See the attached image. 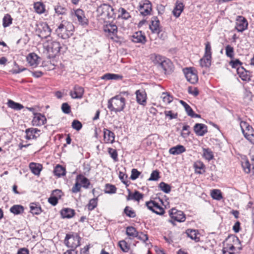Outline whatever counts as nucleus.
Wrapping results in <instances>:
<instances>
[{
  "label": "nucleus",
  "mask_w": 254,
  "mask_h": 254,
  "mask_svg": "<svg viewBox=\"0 0 254 254\" xmlns=\"http://www.w3.org/2000/svg\"><path fill=\"white\" fill-rule=\"evenodd\" d=\"M238 73L239 74V76L242 80L246 81L250 80V76L249 74L248 73L247 71H244L243 68H242L241 69L238 71Z\"/></svg>",
  "instance_id": "obj_42"
},
{
  "label": "nucleus",
  "mask_w": 254,
  "mask_h": 254,
  "mask_svg": "<svg viewBox=\"0 0 254 254\" xmlns=\"http://www.w3.org/2000/svg\"><path fill=\"white\" fill-rule=\"evenodd\" d=\"M119 11L121 12V16L123 19H127L130 17L129 13L124 8H120Z\"/></svg>",
  "instance_id": "obj_61"
},
{
  "label": "nucleus",
  "mask_w": 254,
  "mask_h": 254,
  "mask_svg": "<svg viewBox=\"0 0 254 254\" xmlns=\"http://www.w3.org/2000/svg\"><path fill=\"white\" fill-rule=\"evenodd\" d=\"M34 8L37 13L42 14L45 11V5L41 1L36 2L34 3Z\"/></svg>",
  "instance_id": "obj_34"
},
{
  "label": "nucleus",
  "mask_w": 254,
  "mask_h": 254,
  "mask_svg": "<svg viewBox=\"0 0 254 254\" xmlns=\"http://www.w3.org/2000/svg\"><path fill=\"white\" fill-rule=\"evenodd\" d=\"M54 174L55 176L60 177L61 176H64L65 175V169L64 167L60 165H57L54 171Z\"/></svg>",
  "instance_id": "obj_37"
},
{
  "label": "nucleus",
  "mask_w": 254,
  "mask_h": 254,
  "mask_svg": "<svg viewBox=\"0 0 254 254\" xmlns=\"http://www.w3.org/2000/svg\"><path fill=\"white\" fill-rule=\"evenodd\" d=\"M204 56L205 57L212 58V49L210 43L207 42L205 43V51Z\"/></svg>",
  "instance_id": "obj_48"
},
{
  "label": "nucleus",
  "mask_w": 254,
  "mask_h": 254,
  "mask_svg": "<svg viewBox=\"0 0 254 254\" xmlns=\"http://www.w3.org/2000/svg\"><path fill=\"white\" fill-rule=\"evenodd\" d=\"M146 205L148 209L157 214L162 215L164 213V210L163 208L155 201L151 200L150 201L146 202Z\"/></svg>",
  "instance_id": "obj_12"
},
{
  "label": "nucleus",
  "mask_w": 254,
  "mask_h": 254,
  "mask_svg": "<svg viewBox=\"0 0 254 254\" xmlns=\"http://www.w3.org/2000/svg\"><path fill=\"white\" fill-rule=\"evenodd\" d=\"M47 47L48 52L51 53V56L53 57L57 56L62 49L60 42L56 41L48 42Z\"/></svg>",
  "instance_id": "obj_10"
},
{
  "label": "nucleus",
  "mask_w": 254,
  "mask_h": 254,
  "mask_svg": "<svg viewBox=\"0 0 254 254\" xmlns=\"http://www.w3.org/2000/svg\"><path fill=\"white\" fill-rule=\"evenodd\" d=\"M203 157L208 161L213 158V152L208 148L203 149Z\"/></svg>",
  "instance_id": "obj_44"
},
{
  "label": "nucleus",
  "mask_w": 254,
  "mask_h": 254,
  "mask_svg": "<svg viewBox=\"0 0 254 254\" xmlns=\"http://www.w3.org/2000/svg\"><path fill=\"white\" fill-rule=\"evenodd\" d=\"M47 119L44 115L41 113H34L32 123L34 126H41L44 125Z\"/></svg>",
  "instance_id": "obj_15"
},
{
  "label": "nucleus",
  "mask_w": 254,
  "mask_h": 254,
  "mask_svg": "<svg viewBox=\"0 0 254 254\" xmlns=\"http://www.w3.org/2000/svg\"><path fill=\"white\" fill-rule=\"evenodd\" d=\"M104 140L106 143H113L115 141V134L111 130L104 129Z\"/></svg>",
  "instance_id": "obj_20"
},
{
  "label": "nucleus",
  "mask_w": 254,
  "mask_h": 254,
  "mask_svg": "<svg viewBox=\"0 0 254 254\" xmlns=\"http://www.w3.org/2000/svg\"><path fill=\"white\" fill-rule=\"evenodd\" d=\"M137 232L135 228L132 226H128L126 229L127 235L132 238L136 237Z\"/></svg>",
  "instance_id": "obj_46"
},
{
  "label": "nucleus",
  "mask_w": 254,
  "mask_h": 254,
  "mask_svg": "<svg viewBox=\"0 0 254 254\" xmlns=\"http://www.w3.org/2000/svg\"><path fill=\"white\" fill-rule=\"evenodd\" d=\"M186 234L187 236L191 240H194L195 242H199L200 240L199 233L197 230L194 229H188L186 231Z\"/></svg>",
  "instance_id": "obj_22"
},
{
  "label": "nucleus",
  "mask_w": 254,
  "mask_h": 254,
  "mask_svg": "<svg viewBox=\"0 0 254 254\" xmlns=\"http://www.w3.org/2000/svg\"><path fill=\"white\" fill-rule=\"evenodd\" d=\"M119 246L124 252H127L129 249V246L125 241H121L119 242Z\"/></svg>",
  "instance_id": "obj_58"
},
{
  "label": "nucleus",
  "mask_w": 254,
  "mask_h": 254,
  "mask_svg": "<svg viewBox=\"0 0 254 254\" xmlns=\"http://www.w3.org/2000/svg\"><path fill=\"white\" fill-rule=\"evenodd\" d=\"M71 126L73 128L76 130H79L82 127L81 123L76 120H73Z\"/></svg>",
  "instance_id": "obj_63"
},
{
  "label": "nucleus",
  "mask_w": 254,
  "mask_h": 254,
  "mask_svg": "<svg viewBox=\"0 0 254 254\" xmlns=\"http://www.w3.org/2000/svg\"><path fill=\"white\" fill-rule=\"evenodd\" d=\"M74 26L71 22L63 20L58 26L56 32L59 37L66 39L72 34Z\"/></svg>",
  "instance_id": "obj_2"
},
{
  "label": "nucleus",
  "mask_w": 254,
  "mask_h": 254,
  "mask_svg": "<svg viewBox=\"0 0 254 254\" xmlns=\"http://www.w3.org/2000/svg\"><path fill=\"white\" fill-rule=\"evenodd\" d=\"M151 58L155 64L160 65L165 58L159 55L154 54L152 55Z\"/></svg>",
  "instance_id": "obj_53"
},
{
  "label": "nucleus",
  "mask_w": 254,
  "mask_h": 254,
  "mask_svg": "<svg viewBox=\"0 0 254 254\" xmlns=\"http://www.w3.org/2000/svg\"><path fill=\"white\" fill-rule=\"evenodd\" d=\"M241 127L245 138L252 144H254V130L246 122H242Z\"/></svg>",
  "instance_id": "obj_4"
},
{
  "label": "nucleus",
  "mask_w": 254,
  "mask_h": 254,
  "mask_svg": "<svg viewBox=\"0 0 254 254\" xmlns=\"http://www.w3.org/2000/svg\"><path fill=\"white\" fill-rule=\"evenodd\" d=\"M164 114L166 117L169 118V120L176 119L178 117V114L177 113H173L172 111H165L164 112Z\"/></svg>",
  "instance_id": "obj_62"
},
{
  "label": "nucleus",
  "mask_w": 254,
  "mask_h": 254,
  "mask_svg": "<svg viewBox=\"0 0 254 254\" xmlns=\"http://www.w3.org/2000/svg\"><path fill=\"white\" fill-rule=\"evenodd\" d=\"M132 41L134 43H144L145 42V36L141 31L135 33L132 36Z\"/></svg>",
  "instance_id": "obj_26"
},
{
  "label": "nucleus",
  "mask_w": 254,
  "mask_h": 254,
  "mask_svg": "<svg viewBox=\"0 0 254 254\" xmlns=\"http://www.w3.org/2000/svg\"><path fill=\"white\" fill-rule=\"evenodd\" d=\"M104 31L108 33V36L113 40L116 42H118V36L117 33L118 32L117 26L112 23L104 26Z\"/></svg>",
  "instance_id": "obj_9"
},
{
  "label": "nucleus",
  "mask_w": 254,
  "mask_h": 254,
  "mask_svg": "<svg viewBox=\"0 0 254 254\" xmlns=\"http://www.w3.org/2000/svg\"><path fill=\"white\" fill-rule=\"evenodd\" d=\"M225 50L226 56L230 58H233L234 55V50L233 47L228 45L226 46Z\"/></svg>",
  "instance_id": "obj_55"
},
{
  "label": "nucleus",
  "mask_w": 254,
  "mask_h": 254,
  "mask_svg": "<svg viewBox=\"0 0 254 254\" xmlns=\"http://www.w3.org/2000/svg\"><path fill=\"white\" fill-rule=\"evenodd\" d=\"M193 130L197 136H202L207 132V127L203 124L196 123L193 127Z\"/></svg>",
  "instance_id": "obj_16"
},
{
  "label": "nucleus",
  "mask_w": 254,
  "mask_h": 254,
  "mask_svg": "<svg viewBox=\"0 0 254 254\" xmlns=\"http://www.w3.org/2000/svg\"><path fill=\"white\" fill-rule=\"evenodd\" d=\"M211 196L213 199L218 200L221 199L223 197L220 190L216 189L211 190Z\"/></svg>",
  "instance_id": "obj_47"
},
{
  "label": "nucleus",
  "mask_w": 254,
  "mask_h": 254,
  "mask_svg": "<svg viewBox=\"0 0 254 254\" xmlns=\"http://www.w3.org/2000/svg\"><path fill=\"white\" fill-rule=\"evenodd\" d=\"M161 98L162 99L163 102L165 104L170 103L173 99V96H171L169 92H163L161 96Z\"/></svg>",
  "instance_id": "obj_40"
},
{
  "label": "nucleus",
  "mask_w": 254,
  "mask_h": 254,
  "mask_svg": "<svg viewBox=\"0 0 254 254\" xmlns=\"http://www.w3.org/2000/svg\"><path fill=\"white\" fill-rule=\"evenodd\" d=\"M81 188V185L79 183V182L76 181V183L73 186L71 189V191L72 193H75L80 191Z\"/></svg>",
  "instance_id": "obj_64"
},
{
  "label": "nucleus",
  "mask_w": 254,
  "mask_h": 254,
  "mask_svg": "<svg viewBox=\"0 0 254 254\" xmlns=\"http://www.w3.org/2000/svg\"><path fill=\"white\" fill-rule=\"evenodd\" d=\"M61 214L64 218H70L74 215L75 211L71 208H64L61 211Z\"/></svg>",
  "instance_id": "obj_27"
},
{
  "label": "nucleus",
  "mask_w": 254,
  "mask_h": 254,
  "mask_svg": "<svg viewBox=\"0 0 254 254\" xmlns=\"http://www.w3.org/2000/svg\"><path fill=\"white\" fill-rule=\"evenodd\" d=\"M248 23L247 19L242 16H238L236 19L235 29L240 32H242L247 29Z\"/></svg>",
  "instance_id": "obj_13"
},
{
  "label": "nucleus",
  "mask_w": 254,
  "mask_h": 254,
  "mask_svg": "<svg viewBox=\"0 0 254 254\" xmlns=\"http://www.w3.org/2000/svg\"><path fill=\"white\" fill-rule=\"evenodd\" d=\"M108 152L114 161L117 162L118 161V153L116 149L112 148H108Z\"/></svg>",
  "instance_id": "obj_54"
},
{
  "label": "nucleus",
  "mask_w": 254,
  "mask_h": 254,
  "mask_svg": "<svg viewBox=\"0 0 254 254\" xmlns=\"http://www.w3.org/2000/svg\"><path fill=\"white\" fill-rule=\"evenodd\" d=\"M40 130L36 128H30L26 129V138L27 139H36L40 135Z\"/></svg>",
  "instance_id": "obj_19"
},
{
  "label": "nucleus",
  "mask_w": 254,
  "mask_h": 254,
  "mask_svg": "<svg viewBox=\"0 0 254 254\" xmlns=\"http://www.w3.org/2000/svg\"><path fill=\"white\" fill-rule=\"evenodd\" d=\"M129 194L127 197V200L133 199L139 201L143 198V194L139 192L138 191H135L133 194L131 193L129 190Z\"/></svg>",
  "instance_id": "obj_35"
},
{
  "label": "nucleus",
  "mask_w": 254,
  "mask_h": 254,
  "mask_svg": "<svg viewBox=\"0 0 254 254\" xmlns=\"http://www.w3.org/2000/svg\"><path fill=\"white\" fill-rule=\"evenodd\" d=\"M187 80L191 84H195L198 81L196 70L193 67H187L183 69Z\"/></svg>",
  "instance_id": "obj_8"
},
{
  "label": "nucleus",
  "mask_w": 254,
  "mask_h": 254,
  "mask_svg": "<svg viewBox=\"0 0 254 254\" xmlns=\"http://www.w3.org/2000/svg\"><path fill=\"white\" fill-rule=\"evenodd\" d=\"M36 31L41 38H47L51 33V29L46 22H41L37 25Z\"/></svg>",
  "instance_id": "obj_5"
},
{
  "label": "nucleus",
  "mask_w": 254,
  "mask_h": 254,
  "mask_svg": "<svg viewBox=\"0 0 254 254\" xmlns=\"http://www.w3.org/2000/svg\"><path fill=\"white\" fill-rule=\"evenodd\" d=\"M62 110L63 113L68 114L71 112L70 106L67 103H64L62 105Z\"/></svg>",
  "instance_id": "obj_60"
},
{
  "label": "nucleus",
  "mask_w": 254,
  "mask_h": 254,
  "mask_svg": "<svg viewBox=\"0 0 254 254\" xmlns=\"http://www.w3.org/2000/svg\"><path fill=\"white\" fill-rule=\"evenodd\" d=\"M75 15L77 17L79 22L82 25L87 24V19L85 17L84 11L81 9H77L75 11Z\"/></svg>",
  "instance_id": "obj_21"
},
{
  "label": "nucleus",
  "mask_w": 254,
  "mask_h": 254,
  "mask_svg": "<svg viewBox=\"0 0 254 254\" xmlns=\"http://www.w3.org/2000/svg\"><path fill=\"white\" fill-rule=\"evenodd\" d=\"M24 208L21 205H14L10 208V212L14 215H19L23 213Z\"/></svg>",
  "instance_id": "obj_33"
},
{
  "label": "nucleus",
  "mask_w": 254,
  "mask_h": 254,
  "mask_svg": "<svg viewBox=\"0 0 254 254\" xmlns=\"http://www.w3.org/2000/svg\"><path fill=\"white\" fill-rule=\"evenodd\" d=\"M159 66L164 70L165 73H170L173 71V64L169 59L165 58Z\"/></svg>",
  "instance_id": "obj_18"
},
{
  "label": "nucleus",
  "mask_w": 254,
  "mask_h": 254,
  "mask_svg": "<svg viewBox=\"0 0 254 254\" xmlns=\"http://www.w3.org/2000/svg\"><path fill=\"white\" fill-rule=\"evenodd\" d=\"M160 178L159 176V172L156 170L152 171V172L151 174L150 178L148 179V181H156L158 180V179Z\"/></svg>",
  "instance_id": "obj_56"
},
{
  "label": "nucleus",
  "mask_w": 254,
  "mask_h": 254,
  "mask_svg": "<svg viewBox=\"0 0 254 254\" xmlns=\"http://www.w3.org/2000/svg\"><path fill=\"white\" fill-rule=\"evenodd\" d=\"M124 212L127 216L130 218H134L136 216L135 212L128 206L125 207Z\"/></svg>",
  "instance_id": "obj_57"
},
{
  "label": "nucleus",
  "mask_w": 254,
  "mask_h": 254,
  "mask_svg": "<svg viewBox=\"0 0 254 254\" xmlns=\"http://www.w3.org/2000/svg\"><path fill=\"white\" fill-rule=\"evenodd\" d=\"M117 190V188L114 185L111 184H106L105 186V192L107 193H115Z\"/></svg>",
  "instance_id": "obj_52"
},
{
  "label": "nucleus",
  "mask_w": 254,
  "mask_h": 254,
  "mask_svg": "<svg viewBox=\"0 0 254 254\" xmlns=\"http://www.w3.org/2000/svg\"><path fill=\"white\" fill-rule=\"evenodd\" d=\"M123 76L121 75L114 73H106L103 75L101 78L104 80H120L122 79Z\"/></svg>",
  "instance_id": "obj_32"
},
{
  "label": "nucleus",
  "mask_w": 254,
  "mask_h": 254,
  "mask_svg": "<svg viewBox=\"0 0 254 254\" xmlns=\"http://www.w3.org/2000/svg\"><path fill=\"white\" fill-rule=\"evenodd\" d=\"M185 147L182 145H178L169 149V153L173 155H178L186 151Z\"/></svg>",
  "instance_id": "obj_28"
},
{
  "label": "nucleus",
  "mask_w": 254,
  "mask_h": 254,
  "mask_svg": "<svg viewBox=\"0 0 254 254\" xmlns=\"http://www.w3.org/2000/svg\"><path fill=\"white\" fill-rule=\"evenodd\" d=\"M98 204V198H94L92 199H91L89 203L87 205V207L89 211H92L93 209H94L97 206Z\"/></svg>",
  "instance_id": "obj_45"
},
{
  "label": "nucleus",
  "mask_w": 254,
  "mask_h": 254,
  "mask_svg": "<svg viewBox=\"0 0 254 254\" xmlns=\"http://www.w3.org/2000/svg\"><path fill=\"white\" fill-rule=\"evenodd\" d=\"M169 213L171 218V220H170L169 222L173 225H175L173 220L179 222H183L186 220V216L184 212L182 211L178 210L176 208H172L169 210Z\"/></svg>",
  "instance_id": "obj_6"
},
{
  "label": "nucleus",
  "mask_w": 254,
  "mask_h": 254,
  "mask_svg": "<svg viewBox=\"0 0 254 254\" xmlns=\"http://www.w3.org/2000/svg\"><path fill=\"white\" fill-rule=\"evenodd\" d=\"M160 22L157 17H154L151 21V24L149 25V28L152 33L158 34L160 31L159 26Z\"/></svg>",
  "instance_id": "obj_25"
},
{
  "label": "nucleus",
  "mask_w": 254,
  "mask_h": 254,
  "mask_svg": "<svg viewBox=\"0 0 254 254\" xmlns=\"http://www.w3.org/2000/svg\"><path fill=\"white\" fill-rule=\"evenodd\" d=\"M136 101L141 105L145 106L146 104L147 95L145 90H137L135 92Z\"/></svg>",
  "instance_id": "obj_17"
},
{
  "label": "nucleus",
  "mask_w": 254,
  "mask_h": 254,
  "mask_svg": "<svg viewBox=\"0 0 254 254\" xmlns=\"http://www.w3.org/2000/svg\"><path fill=\"white\" fill-rule=\"evenodd\" d=\"M235 247L231 244L228 245L227 246H225L221 251L222 254H234Z\"/></svg>",
  "instance_id": "obj_43"
},
{
  "label": "nucleus",
  "mask_w": 254,
  "mask_h": 254,
  "mask_svg": "<svg viewBox=\"0 0 254 254\" xmlns=\"http://www.w3.org/2000/svg\"><path fill=\"white\" fill-rule=\"evenodd\" d=\"M80 237L77 235L73 236L67 234L64 240V243L67 247L74 250L80 245Z\"/></svg>",
  "instance_id": "obj_7"
},
{
  "label": "nucleus",
  "mask_w": 254,
  "mask_h": 254,
  "mask_svg": "<svg viewBox=\"0 0 254 254\" xmlns=\"http://www.w3.org/2000/svg\"><path fill=\"white\" fill-rule=\"evenodd\" d=\"M212 58L205 57L203 56V58L200 60V64L202 67H209L211 65Z\"/></svg>",
  "instance_id": "obj_41"
},
{
  "label": "nucleus",
  "mask_w": 254,
  "mask_h": 254,
  "mask_svg": "<svg viewBox=\"0 0 254 254\" xmlns=\"http://www.w3.org/2000/svg\"><path fill=\"white\" fill-rule=\"evenodd\" d=\"M97 11L101 16L108 18H114L115 16L114 9L109 4L103 3L99 6Z\"/></svg>",
  "instance_id": "obj_3"
},
{
  "label": "nucleus",
  "mask_w": 254,
  "mask_h": 254,
  "mask_svg": "<svg viewBox=\"0 0 254 254\" xmlns=\"http://www.w3.org/2000/svg\"><path fill=\"white\" fill-rule=\"evenodd\" d=\"M194 168L195 172L197 174H202L205 172V166L201 161H196L194 164Z\"/></svg>",
  "instance_id": "obj_31"
},
{
  "label": "nucleus",
  "mask_w": 254,
  "mask_h": 254,
  "mask_svg": "<svg viewBox=\"0 0 254 254\" xmlns=\"http://www.w3.org/2000/svg\"><path fill=\"white\" fill-rule=\"evenodd\" d=\"M12 18L11 16L8 14H6L3 18L2 25L4 27H7L12 23Z\"/></svg>",
  "instance_id": "obj_49"
},
{
  "label": "nucleus",
  "mask_w": 254,
  "mask_h": 254,
  "mask_svg": "<svg viewBox=\"0 0 254 254\" xmlns=\"http://www.w3.org/2000/svg\"><path fill=\"white\" fill-rule=\"evenodd\" d=\"M252 93L249 90H246L244 93V103L246 105H249L252 101Z\"/></svg>",
  "instance_id": "obj_39"
},
{
  "label": "nucleus",
  "mask_w": 254,
  "mask_h": 254,
  "mask_svg": "<svg viewBox=\"0 0 254 254\" xmlns=\"http://www.w3.org/2000/svg\"><path fill=\"white\" fill-rule=\"evenodd\" d=\"M7 104L8 107L17 111L20 110L24 107L22 105L11 100H8Z\"/></svg>",
  "instance_id": "obj_38"
},
{
  "label": "nucleus",
  "mask_w": 254,
  "mask_h": 254,
  "mask_svg": "<svg viewBox=\"0 0 254 254\" xmlns=\"http://www.w3.org/2000/svg\"><path fill=\"white\" fill-rule=\"evenodd\" d=\"M84 89L81 86L75 85L72 90L69 92V95L73 99H81L84 94Z\"/></svg>",
  "instance_id": "obj_14"
},
{
  "label": "nucleus",
  "mask_w": 254,
  "mask_h": 254,
  "mask_svg": "<svg viewBox=\"0 0 254 254\" xmlns=\"http://www.w3.org/2000/svg\"><path fill=\"white\" fill-rule=\"evenodd\" d=\"M27 62L30 66L36 67L38 64V57L35 53L29 54L27 58Z\"/></svg>",
  "instance_id": "obj_24"
},
{
  "label": "nucleus",
  "mask_w": 254,
  "mask_h": 254,
  "mask_svg": "<svg viewBox=\"0 0 254 254\" xmlns=\"http://www.w3.org/2000/svg\"><path fill=\"white\" fill-rule=\"evenodd\" d=\"M29 168L34 175H39L42 170V166L40 164L32 162L29 164Z\"/></svg>",
  "instance_id": "obj_29"
},
{
  "label": "nucleus",
  "mask_w": 254,
  "mask_h": 254,
  "mask_svg": "<svg viewBox=\"0 0 254 254\" xmlns=\"http://www.w3.org/2000/svg\"><path fill=\"white\" fill-rule=\"evenodd\" d=\"M30 212L33 215H39L42 212L41 206L35 203H31L30 205Z\"/></svg>",
  "instance_id": "obj_36"
},
{
  "label": "nucleus",
  "mask_w": 254,
  "mask_h": 254,
  "mask_svg": "<svg viewBox=\"0 0 254 254\" xmlns=\"http://www.w3.org/2000/svg\"><path fill=\"white\" fill-rule=\"evenodd\" d=\"M138 10L142 15H148L152 10V4L148 0H145L140 3Z\"/></svg>",
  "instance_id": "obj_11"
},
{
  "label": "nucleus",
  "mask_w": 254,
  "mask_h": 254,
  "mask_svg": "<svg viewBox=\"0 0 254 254\" xmlns=\"http://www.w3.org/2000/svg\"><path fill=\"white\" fill-rule=\"evenodd\" d=\"M125 106V98L119 95L112 97L108 102V108L111 112H121L124 110Z\"/></svg>",
  "instance_id": "obj_1"
},
{
  "label": "nucleus",
  "mask_w": 254,
  "mask_h": 254,
  "mask_svg": "<svg viewBox=\"0 0 254 254\" xmlns=\"http://www.w3.org/2000/svg\"><path fill=\"white\" fill-rule=\"evenodd\" d=\"M159 188L162 191L166 193H169L171 189V186L163 182L159 184Z\"/></svg>",
  "instance_id": "obj_50"
},
{
  "label": "nucleus",
  "mask_w": 254,
  "mask_h": 254,
  "mask_svg": "<svg viewBox=\"0 0 254 254\" xmlns=\"http://www.w3.org/2000/svg\"><path fill=\"white\" fill-rule=\"evenodd\" d=\"M184 5L182 2H177L173 11L174 15L176 17H179L184 9Z\"/></svg>",
  "instance_id": "obj_30"
},
{
  "label": "nucleus",
  "mask_w": 254,
  "mask_h": 254,
  "mask_svg": "<svg viewBox=\"0 0 254 254\" xmlns=\"http://www.w3.org/2000/svg\"><path fill=\"white\" fill-rule=\"evenodd\" d=\"M229 64L233 68H237L238 71L240 70L239 67L241 65L242 63L239 60L236 59L230 62Z\"/></svg>",
  "instance_id": "obj_59"
},
{
  "label": "nucleus",
  "mask_w": 254,
  "mask_h": 254,
  "mask_svg": "<svg viewBox=\"0 0 254 254\" xmlns=\"http://www.w3.org/2000/svg\"><path fill=\"white\" fill-rule=\"evenodd\" d=\"M76 181L79 182L81 187L85 189H88L91 184L89 180L82 174H79L76 176Z\"/></svg>",
  "instance_id": "obj_23"
},
{
  "label": "nucleus",
  "mask_w": 254,
  "mask_h": 254,
  "mask_svg": "<svg viewBox=\"0 0 254 254\" xmlns=\"http://www.w3.org/2000/svg\"><path fill=\"white\" fill-rule=\"evenodd\" d=\"M55 10L57 14L64 15L66 14L67 9L63 6L58 4L55 6Z\"/></svg>",
  "instance_id": "obj_51"
}]
</instances>
